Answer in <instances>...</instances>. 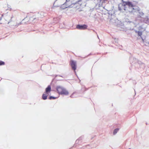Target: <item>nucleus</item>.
I'll return each mask as SVG.
<instances>
[{"instance_id":"nucleus-1","label":"nucleus","mask_w":149,"mask_h":149,"mask_svg":"<svg viewBox=\"0 0 149 149\" xmlns=\"http://www.w3.org/2000/svg\"><path fill=\"white\" fill-rule=\"evenodd\" d=\"M57 0H56L54 2L52 8H53L54 7H59L62 9H65L66 8H72L74 7V8H76L78 7V5H77V2H76L74 3H72L70 5V3H69L70 0H66V2H65L63 4L61 5L60 6H54V4L55 3Z\"/></svg>"},{"instance_id":"nucleus-2","label":"nucleus","mask_w":149,"mask_h":149,"mask_svg":"<svg viewBox=\"0 0 149 149\" xmlns=\"http://www.w3.org/2000/svg\"><path fill=\"white\" fill-rule=\"evenodd\" d=\"M133 61L131 65H133L134 64L135 69L137 70H141L144 68L145 67V64L140 61H139L136 58L133 57Z\"/></svg>"},{"instance_id":"nucleus-3","label":"nucleus","mask_w":149,"mask_h":149,"mask_svg":"<svg viewBox=\"0 0 149 149\" xmlns=\"http://www.w3.org/2000/svg\"><path fill=\"white\" fill-rule=\"evenodd\" d=\"M52 91V88L50 85H49L45 88V91L42 95V99L44 100H47L49 93Z\"/></svg>"},{"instance_id":"nucleus-4","label":"nucleus","mask_w":149,"mask_h":149,"mask_svg":"<svg viewBox=\"0 0 149 149\" xmlns=\"http://www.w3.org/2000/svg\"><path fill=\"white\" fill-rule=\"evenodd\" d=\"M138 8V7L137 6V7H126V9L125 11L127 13L129 12L131 13H133V14H134V13L136 11L138 10H137Z\"/></svg>"},{"instance_id":"nucleus-5","label":"nucleus","mask_w":149,"mask_h":149,"mask_svg":"<svg viewBox=\"0 0 149 149\" xmlns=\"http://www.w3.org/2000/svg\"><path fill=\"white\" fill-rule=\"evenodd\" d=\"M70 64L71 66L72 69L74 71L75 73H76V70L77 68L76 61L72 60L70 61Z\"/></svg>"},{"instance_id":"nucleus-6","label":"nucleus","mask_w":149,"mask_h":149,"mask_svg":"<svg viewBox=\"0 0 149 149\" xmlns=\"http://www.w3.org/2000/svg\"><path fill=\"white\" fill-rule=\"evenodd\" d=\"M125 5L124 6L123 9L124 10L126 11V6H128V7H137V6L134 5L131 1H128L126 3Z\"/></svg>"},{"instance_id":"nucleus-7","label":"nucleus","mask_w":149,"mask_h":149,"mask_svg":"<svg viewBox=\"0 0 149 149\" xmlns=\"http://www.w3.org/2000/svg\"><path fill=\"white\" fill-rule=\"evenodd\" d=\"M136 33H137V35L139 36H140V38H141L143 42H145V37H143L142 36V32L140 31H138L137 30H135L134 29H132Z\"/></svg>"},{"instance_id":"nucleus-8","label":"nucleus","mask_w":149,"mask_h":149,"mask_svg":"<svg viewBox=\"0 0 149 149\" xmlns=\"http://www.w3.org/2000/svg\"><path fill=\"white\" fill-rule=\"evenodd\" d=\"M87 27L88 25L86 24H78L76 26L77 29L80 30H85L87 29Z\"/></svg>"},{"instance_id":"nucleus-9","label":"nucleus","mask_w":149,"mask_h":149,"mask_svg":"<svg viewBox=\"0 0 149 149\" xmlns=\"http://www.w3.org/2000/svg\"><path fill=\"white\" fill-rule=\"evenodd\" d=\"M137 10H138L136 11L135 12H136L137 13L138 17H141V16L144 15V13L142 11H140V9L139 7L137 8Z\"/></svg>"},{"instance_id":"nucleus-10","label":"nucleus","mask_w":149,"mask_h":149,"mask_svg":"<svg viewBox=\"0 0 149 149\" xmlns=\"http://www.w3.org/2000/svg\"><path fill=\"white\" fill-rule=\"evenodd\" d=\"M88 90V88H87L85 86H82V87L81 90L77 91V94H84V92L86 91H87Z\"/></svg>"},{"instance_id":"nucleus-11","label":"nucleus","mask_w":149,"mask_h":149,"mask_svg":"<svg viewBox=\"0 0 149 149\" xmlns=\"http://www.w3.org/2000/svg\"><path fill=\"white\" fill-rule=\"evenodd\" d=\"M60 95H67L69 94V92L66 89L63 88V89H62V91L60 93Z\"/></svg>"},{"instance_id":"nucleus-12","label":"nucleus","mask_w":149,"mask_h":149,"mask_svg":"<svg viewBox=\"0 0 149 149\" xmlns=\"http://www.w3.org/2000/svg\"><path fill=\"white\" fill-rule=\"evenodd\" d=\"M64 87L60 86H57L56 87V92L60 95V92L62 91Z\"/></svg>"},{"instance_id":"nucleus-13","label":"nucleus","mask_w":149,"mask_h":149,"mask_svg":"<svg viewBox=\"0 0 149 149\" xmlns=\"http://www.w3.org/2000/svg\"><path fill=\"white\" fill-rule=\"evenodd\" d=\"M121 3H120L118 5V9L120 11H121L122 10L121 7H120V5H121V6H123L124 7V6L126 3H127V1H124V0H121Z\"/></svg>"},{"instance_id":"nucleus-14","label":"nucleus","mask_w":149,"mask_h":149,"mask_svg":"<svg viewBox=\"0 0 149 149\" xmlns=\"http://www.w3.org/2000/svg\"><path fill=\"white\" fill-rule=\"evenodd\" d=\"M60 20V18L58 17H55L53 18V23L54 25L58 23Z\"/></svg>"},{"instance_id":"nucleus-15","label":"nucleus","mask_w":149,"mask_h":149,"mask_svg":"<svg viewBox=\"0 0 149 149\" xmlns=\"http://www.w3.org/2000/svg\"><path fill=\"white\" fill-rule=\"evenodd\" d=\"M63 79H59V80H56L55 79V78H54L52 80V81L50 83L51 85H52V84L54 85H55V84L56 83L57 81H63Z\"/></svg>"},{"instance_id":"nucleus-16","label":"nucleus","mask_w":149,"mask_h":149,"mask_svg":"<svg viewBox=\"0 0 149 149\" xmlns=\"http://www.w3.org/2000/svg\"><path fill=\"white\" fill-rule=\"evenodd\" d=\"M143 21L146 23H149V15L145 17Z\"/></svg>"},{"instance_id":"nucleus-17","label":"nucleus","mask_w":149,"mask_h":149,"mask_svg":"<svg viewBox=\"0 0 149 149\" xmlns=\"http://www.w3.org/2000/svg\"><path fill=\"white\" fill-rule=\"evenodd\" d=\"M124 22L125 23V24H130L132 23H133V22L132 21H130L129 20V19L127 18L125 19Z\"/></svg>"},{"instance_id":"nucleus-18","label":"nucleus","mask_w":149,"mask_h":149,"mask_svg":"<svg viewBox=\"0 0 149 149\" xmlns=\"http://www.w3.org/2000/svg\"><path fill=\"white\" fill-rule=\"evenodd\" d=\"M59 97H55L52 96H49L48 97V98L49 100H55L56 99L58 98Z\"/></svg>"},{"instance_id":"nucleus-19","label":"nucleus","mask_w":149,"mask_h":149,"mask_svg":"<svg viewBox=\"0 0 149 149\" xmlns=\"http://www.w3.org/2000/svg\"><path fill=\"white\" fill-rule=\"evenodd\" d=\"M120 128H116L114 130L113 132V134L114 135H115L117 132L119 130Z\"/></svg>"},{"instance_id":"nucleus-20","label":"nucleus","mask_w":149,"mask_h":149,"mask_svg":"<svg viewBox=\"0 0 149 149\" xmlns=\"http://www.w3.org/2000/svg\"><path fill=\"white\" fill-rule=\"evenodd\" d=\"M77 94V91H76L75 92H73L71 95L70 96V97H71V98H74V97H76V96H74V94Z\"/></svg>"},{"instance_id":"nucleus-21","label":"nucleus","mask_w":149,"mask_h":149,"mask_svg":"<svg viewBox=\"0 0 149 149\" xmlns=\"http://www.w3.org/2000/svg\"><path fill=\"white\" fill-rule=\"evenodd\" d=\"M51 76H53V77H54V78H55V79L56 78V77H58V76H59V77H61L63 78H64V77H63V76H62V75H58V74H56V75H51Z\"/></svg>"},{"instance_id":"nucleus-22","label":"nucleus","mask_w":149,"mask_h":149,"mask_svg":"<svg viewBox=\"0 0 149 149\" xmlns=\"http://www.w3.org/2000/svg\"><path fill=\"white\" fill-rule=\"evenodd\" d=\"M51 86H52V88L53 89V91H56V87H55V85H54L52 84V85H50Z\"/></svg>"},{"instance_id":"nucleus-23","label":"nucleus","mask_w":149,"mask_h":149,"mask_svg":"<svg viewBox=\"0 0 149 149\" xmlns=\"http://www.w3.org/2000/svg\"><path fill=\"white\" fill-rule=\"evenodd\" d=\"M84 136H82L80 137L78 139H77L79 141H80V143H81V140L84 138Z\"/></svg>"},{"instance_id":"nucleus-24","label":"nucleus","mask_w":149,"mask_h":149,"mask_svg":"<svg viewBox=\"0 0 149 149\" xmlns=\"http://www.w3.org/2000/svg\"><path fill=\"white\" fill-rule=\"evenodd\" d=\"M5 64V62L2 61H0V66L4 65Z\"/></svg>"},{"instance_id":"nucleus-25","label":"nucleus","mask_w":149,"mask_h":149,"mask_svg":"<svg viewBox=\"0 0 149 149\" xmlns=\"http://www.w3.org/2000/svg\"><path fill=\"white\" fill-rule=\"evenodd\" d=\"M13 17V15H12L11 17V18L10 19V20L8 22V24L10 22L12 21V18Z\"/></svg>"},{"instance_id":"nucleus-26","label":"nucleus","mask_w":149,"mask_h":149,"mask_svg":"<svg viewBox=\"0 0 149 149\" xmlns=\"http://www.w3.org/2000/svg\"><path fill=\"white\" fill-rule=\"evenodd\" d=\"M102 1H101V3H99V5H100L101 3L102 4L103 3H105V1H107V0H102Z\"/></svg>"},{"instance_id":"nucleus-27","label":"nucleus","mask_w":149,"mask_h":149,"mask_svg":"<svg viewBox=\"0 0 149 149\" xmlns=\"http://www.w3.org/2000/svg\"><path fill=\"white\" fill-rule=\"evenodd\" d=\"M145 45H146L147 44H148V42H147V40L145 39V42H143Z\"/></svg>"},{"instance_id":"nucleus-28","label":"nucleus","mask_w":149,"mask_h":149,"mask_svg":"<svg viewBox=\"0 0 149 149\" xmlns=\"http://www.w3.org/2000/svg\"><path fill=\"white\" fill-rule=\"evenodd\" d=\"M59 28H61V29H62L63 28V27L62 25V24H60V25H59Z\"/></svg>"},{"instance_id":"nucleus-29","label":"nucleus","mask_w":149,"mask_h":149,"mask_svg":"<svg viewBox=\"0 0 149 149\" xmlns=\"http://www.w3.org/2000/svg\"><path fill=\"white\" fill-rule=\"evenodd\" d=\"M79 141L78 140V139H77L76 141H75V144H79Z\"/></svg>"},{"instance_id":"nucleus-30","label":"nucleus","mask_w":149,"mask_h":149,"mask_svg":"<svg viewBox=\"0 0 149 149\" xmlns=\"http://www.w3.org/2000/svg\"><path fill=\"white\" fill-rule=\"evenodd\" d=\"M94 9V8H91L90 9V11L91 12H92L93 11Z\"/></svg>"},{"instance_id":"nucleus-31","label":"nucleus","mask_w":149,"mask_h":149,"mask_svg":"<svg viewBox=\"0 0 149 149\" xmlns=\"http://www.w3.org/2000/svg\"><path fill=\"white\" fill-rule=\"evenodd\" d=\"M132 82L134 84H136V82L135 80H133Z\"/></svg>"},{"instance_id":"nucleus-32","label":"nucleus","mask_w":149,"mask_h":149,"mask_svg":"<svg viewBox=\"0 0 149 149\" xmlns=\"http://www.w3.org/2000/svg\"><path fill=\"white\" fill-rule=\"evenodd\" d=\"M107 13L109 15H110L111 16H112V13H110L109 12H108Z\"/></svg>"},{"instance_id":"nucleus-33","label":"nucleus","mask_w":149,"mask_h":149,"mask_svg":"<svg viewBox=\"0 0 149 149\" xmlns=\"http://www.w3.org/2000/svg\"><path fill=\"white\" fill-rule=\"evenodd\" d=\"M75 75H76V76H77V77L79 79V80L80 81V79H79L78 76H77V73H76H76H75Z\"/></svg>"},{"instance_id":"nucleus-34","label":"nucleus","mask_w":149,"mask_h":149,"mask_svg":"<svg viewBox=\"0 0 149 149\" xmlns=\"http://www.w3.org/2000/svg\"><path fill=\"white\" fill-rule=\"evenodd\" d=\"M122 46H121V45H120V47H119V48H120V49H121V48H122Z\"/></svg>"},{"instance_id":"nucleus-35","label":"nucleus","mask_w":149,"mask_h":149,"mask_svg":"<svg viewBox=\"0 0 149 149\" xmlns=\"http://www.w3.org/2000/svg\"><path fill=\"white\" fill-rule=\"evenodd\" d=\"M101 1H102V0H99V3H101Z\"/></svg>"},{"instance_id":"nucleus-36","label":"nucleus","mask_w":149,"mask_h":149,"mask_svg":"<svg viewBox=\"0 0 149 149\" xmlns=\"http://www.w3.org/2000/svg\"><path fill=\"white\" fill-rule=\"evenodd\" d=\"M91 53H90V54H88V55L87 56H89V55H91Z\"/></svg>"},{"instance_id":"nucleus-37","label":"nucleus","mask_w":149,"mask_h":149,"mask_svg":"<svg viewBox=\"0 0 149 149\" xmlns=\"http://www.w3.org/2000/svg\"><path fill=\"white\" fill-rule=\"evenodd\" d=\"M2 17H0V21H1L2 19Z\"/></svg>"},{"instance_id":"nucleus-38","label":"nucleus","mask_w":149,"mask_h":149,"mask_svg":"<svg viewBox=\"0 0 149 149\" xmlns=\"http://www.w3.org/2000/svg\"><path fill=\"white\" fill-rule=\"evenodd\" d=\"M8 8L10 9L9 10H11V8Z\"/></svg>"},{"instance_id":"nucleus-39","label":"nucleus","mask_w":149,"mask_h":149,"mask_svg":"<svg viewBox=\"0 0 149 149\" xmlns=\"http://www.w3.org/2000/svg\"><path fill=\"white\" fill-rule=\"evenodd\" d=\"M3 14H2V15H1V17H2H2H3Z\"/></svg>"},{"instance_id":"nucleus-40","label":"nucleus","mask_w":149,"mask_h":149,"mask_svg":"<svg viewBox=\"0 0 149 149\" xmlns=\"http://www.w3.org/2000/svg\"><path fill=\"white\" fill-rule=\"evenodd\" d=\"M134 90V92H135V95H136V91H135V90Z\"/></svg>"},{"instance_id":"nucleus-41","label":"nucleus","mask_w":149,"mask_h":149,"mask_svg":"<svg viewBox=\"0 0 149 149\" xmlns=\"http://www.w3.org/2000/svg\"><path fill=\"white\" fill-rule=\"evenodd\" d=\"M132 29H130V30H132ZM133 31H134V30H133Z\"/></svg>"},{"instance_id":"nucleus-42","label":"nucleus","mask_w":149,"mask_h":149,"mask_svg":"<svg viewBox=\"0 0 149 149\" xmlns=\"http://www.w3.org/2000/svg\"><path fill=\"white\" fill-rule=\"evenodd\" d=\"M131 60H132V59H131H131H130V61H131V62L132 61Z\"/></svg>"},{"instance_id":"nucleus-43","label":"nucleus","mask_w":149,"mask_h":149,"mask_svg":"<svg viewBox=\"0 0 149 149\" xmlns=\"http://www.w3.org/2000/svg\"><path fill=\"white\" fill-rule=\"evenodd\" d=\"M107 52H106V53L105 54H107Z\"/></svg>"},{"instance_id":"nucleus-44","label":"nucleus","mask_w":149,"mask_h":149,"mask_svg":"<svg viewBox=\"0 0 149 149\" xmlns=\"http://www.w3.org/2000/svg\"><path fill=\"white\" fill-rule=\"evenodd\" d=\"M146 124L147 125V123H146Z\"/></svg>"},{"instance_id":"nucleus-45","label":"nucleus","mask_w":149,"mask_h":149,"mask_svg":"<svg viewBox=\"0 0 149 149\" xmlns=\"http://www.w3.org/2000/svg\"><path fill=\"white\" fill-rule=\"evenodd\" d=\"M128 149H131L130 148H129Z\"/></svg>"}]
</instances>
